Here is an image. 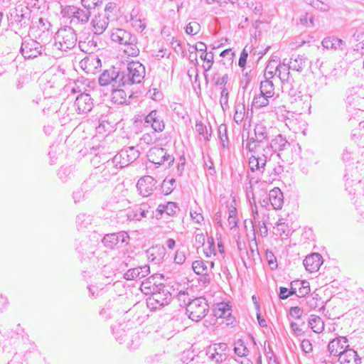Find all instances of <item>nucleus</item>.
I'll use <instances>...</instances> for the list:
<instances>
[{"mask_svg":"<svg viewBox=\"0 0 364 364\" xmlns=\"http://www.w3.org/2000/svg\"><path fill=\"white\" fill-rule=\"evenodd\" d=\"M269 99L264 96H255L252 101V106L257 109L266 107L269 103Z\"/></svg>","mask_w":364,"mask_h":364,"instance_id":"5fc2aeb1","label":"nucleus"},{"mask_svg":"<svg viewBox=\"0 0 364 364\" xmlns=\"http://www.w3.org/2000/svg\"><path fill=\"white\" fill-rule=\"evenodd\" d=\"M36 23H35V25H36L40 31H41L44 35H46V36L49 35L50 38H51L52 33H50V32H49L50 28L51 27L50 23L43 18H38V21H36Z\"/></svg>","mask_w":364,"mask_h":364,"instance_id":"8fccbe9b","label":"nucleus"},{"mask_svg":"<svg viewBox=\"0 0 364 364\" xmlns=\"http://www.w3.org/2000/svg\"><path fill=\"white\" fill-rule=\"evenodd\" d=\"M140 155V152L134 146H129L122 149L112 160H108L107 166L112 165L115 167L123 168L135 161Z\"/></svg>","mask_w":364,"mask_h":364,"instance_id":"39448f33","label":"nucleus"},{"mask_svg":"<svg viewBox=\"0 0 364 364\" xmlns=\"http://www.w3.org/2000/svg\"><path fill=\"white\" fill-rule=\"evenodd\" d=\"M228 345L225 343H214L206 348L205 355L210 360L220 364L228 358Z\"/></svg>","mask_w":364,"mask_h":364,"instance_id":"2eb2a0df","label":"nucleus"},{"mask_svg":"<svg viewBox=\"0 0 364 364\" xmlns=\"http://www.w3.org/2000/svg\"><path fill=\"white\" fill-rule=\"evenodd\" d=\"M156 181L151 176H145L141 178L136 183L139 194L143 197L151 195L156 189Z\"/></svg>","mask_w":364,"mask_h":364,"instance_id":"6ab92c4d","label":"nucleus"},{"mask_svg":"<svg viewBox=\"0 0 364 364\" xmlns=\"http://www.w3.org/2000/svg\"><path fill=\"white\" fill-rule=\"evenodd\" d=\"M257 253L260 258L265 255L267 263L272 270H274L277 268L278 264L277 258L273 252H257Z\"/></svg>","mask_w":364,"mask_h":364,"instance_id":"49530a36","label":"nucleus"},{"mask_svg":"<svg viewBox=\"0 0 364 364\" xmlns=\"http://www.w3.org/2000/svg\"><path fill=\"white\" fill-rule=\"evenodd\" d=\"M55 43L53 46L60 50L68 51L76 46L77 34L75 30L70 26L60 28L54 36Z\"/></svg>","mask_w":364,"mask_h":364,"instance_id":"7ed1b4c3","label":"nucleus"},{"mask_svg":"<svg viewBox=\"0 0 364 364\" xmlns=\"http://www.w3.org/2000/svg\"><path fill=\"white\" fill-rule=\"evenodd\" d=\"M200 58L206 62V65H203V68L205 72L208 71L211 69L214 60V55L212 52H209V53L201 54Z\"/></svg>","mask_w":364,"mask_h":364,"instance_id":"4d7b16f0","label":"nucleus"},{"mask_svg":"<svg viewBox=\"0 0 364 364\" xmlns=\"http://www.w3.org/2000/svg\"><path fill=\"white\" fill-rule=\"evenodd\" d=\"M309 326L312 331L316 333H319L324 329V323L321 317L316 315H311L309 320Z\"/></svg>","mask_w":364,"mask_h":364,"instance_id":"58836bf2","label":"nucleus"},{"mask_svg":"<svg viewBox=\"0 0 364 364\" xmlns=\"http://www.w3.org/2000/svg\"><path fill=\"white\" fill-rule=\"evenodd\" d=\"M147 158L150 162L159 166L167 162L168 167L173 165L175 160L173 156L169 154L166 149L158 146L151 147L149 150Z\"/></svg>","mask_w":364,"mask_h":364,"instance_id":"9b49d317","label":"nucleus"},{"mask_svg":"<svg viewBox=\"0 0 364 364\" xmlns=\"http://www.w3.org/2000/svg\"><path fill=\"white\" fill-rule=\"evenodd\" d=\"M347 343L348 340L345 337L336 338L328 343V350L331 355L339 356L348 348Z\"/></svg>","mask_w":364,"mask_h":364,"instance_id":"4be33fe9","label":"nucleus"},{"mask_svg":"<svg viewBox=\"0 0 364 364\" xmlns=\"http://www.w3.org/2000/svg\"><path fill=\"white\" fill-rule=\"evenodd\" d=\"M194 272L198 275H204L208 272L207 266L202 260H196L192 263Z\"/></svg>","mask_w":364,"mask_h":364,"instance_id":"3c124183","label":"nucleus"},{"mask_svg":"<svg viewBox=\"0 0 364 364\" xmlns=\"http://www.w3.org/2000/svg\"><path fill=\"white\" fill-rule=\"evenodd\" d=\"M109 174L105 173L104 175H102L97 172L92 173L82 183L80 187L89 196L100 183H102L109 179Z\"/></svg>","mask_w":364,"mask_h":364,"instance_id":"dca6fc26","label":"nucleus"},{"mask_svg":"<svg viewBox=\"0 0 364 364\" xmlns=\"http://www.w3.org/2000/svg\"><path fill=\"white\" fill-rule=\"evenodd\" d=\"M274 234L275 235H279L281 237L282 235H285L287 237L284 238L282 237V240H284V243L285 244V247H294L296 246V243H294L293 246H291L290 244V240L288 237V236L291 234V229L288 227L287 225H285V223H282L280 222L277 223L276 227L274 228Z\"/></svg>","mask_w":364,"mask_h":364,"instance_id":"c9c22d12","label":"nucleus"},{"mask_svg":"<svg viewBox=\"0 0 364 364\" xmlns=\"http://www.w3.org/2000/svg\"><path fill=\"white\" fill-rule=\"evenodd\" d=\"M149 208L146 203L136 205L128 211L127 217L129 220H141L143 218L146 217Z\"/></svg>","mask_w":364,"mask_h":364,"instance_id":"2f4dec72","label":"nucleus"},{"mask_svg":"<svg viewBox=\"0 0 364 364\" xmlns=\"http://www.w3.org/2000/svg\"><path fill=\"white\" fill-rule=\"evenodd\" d=\"M93 217L85 213H80L76 217V224L78 230H83L91 225Z\"/></svg>","mask_w":364,"mask_h":364,"instance_id":"79ce46f5","label":"nucleus"},{"mask_svg":"<svg viewBox=\"0 0 364 364\" xmlns=\"http://www.w3.org/2000/svg\"><path fill=\"white\" fill-rule=\"evenodd\" d=\"M165 212L168 215H173L176 213V209H178V206L174 202H168L166 205H165Z\"/></svg>","mask_w":364,"mask_h":364,"instance_id":"774afa93","label":"nucleus"},{"mask_svg":"<svg viewBox=\"0 0 364 364\" xmlns=\"http://www.w3.org/2000/svg\"><path fill=\"white\" fill-rule=\"evenodd\" d=\"M75 110L77 114H87L93 108V100L87 93L77 95L74 102Z\"/></svg>","mask_w":364,"mask_h":364,"instance_id":"f3484780","label":"nucleus"},{"mask_svg":"<svg viewBox=\"0 0 364 364\" xmlns=\"http://www.w3.org/2000/svg\"><path fill=\"white\" fill-rule=\"evenodd\" d=\"M283 90L288 92L289 95L294 100L297 101L298 100L302 101L304 95L301 94V92L298 90V88L295 87L294 83L289 84V87H283Z\"/></svg>","mask_w":364,"mask_h":364,"instance_id":"a18cd8bd","label":"nucleus"},{"mask_svg":"<svg viewBox=\"0 0 364 364\" xmlns=\"http://www.w3.org/2000/svg\"><path fill=\"white\" fill-rule=\"evenodd\" d=\"M91 9H81L75 6H68L65 8L62 13L64 17L70 19V23L73 25L85 24L88 22L90 17Z\"/></svg>","mask_w":364,"mask_h":364,"instance_id":"9d476101","label":"nucleus"},{"mask_svg":"<svg viewBox=\"0 0 364 364\" xmlns=\"http://www.w3.org/2000/svg\"><path fill=\"white\" fill-rule=\"evenodd\" d=\"M220 144L222 149H229V139L228 136V127L225 124H221L218 129Z\"/></svg>","mask_w":364,"mask_h":364,"instance_id":"4c0bfd02","label":"nucleus"},{"mask_svg":"<svg viewBox=\"0 0 364 364\" xmlns=\"http://www.w3.org/2000/svg\"><path fill=\"white\" fill-rule=\"evenodd\" d=\"M72 197L74 203L76 204L85 200L88 197V195L80 187V188L73 191Z\"/></svg>","mask_w":364,"mask_h":364,"instance_id":"6e6d98bb","label":"nucleus"},{"mask_svg":"<svg viewBox=\"0 0 364 364\" xmlns=\"http://www.w3.org/2000/svg\"><path fill=\"white\" fill-rule=\"evenodd\" d=\"M111 39L114 42L124 46V51L129 56L136 57L139 54V48L137 46L138 38L129 31L117 28L112 33Z\"/></svg>","mask_w":364,"mask_h":364,"instance_id":"f257e3e1","label":"nucleus"},{"mask_svg":"<svg viewBox=\"0 0 364 364\" xmlns=\"http://www.w3.org/2000/svg\"><path fill=\"white\" fill-rule=\"evenodd\" d=\"M267 146L269 148V152L271 151L280 152L289 149L290 143L282 134H278L274 138L269 139L266 147Z\"/></svg>","mask_w":364,"mask_h":364,"instance_id":"5701e85b","label":"nucleus"},{"mask_svg":"<svg viewBox=\"0 0 364 364\" xmlns=\"http://www.w3.org/2000/svg\"><path fill=\"white\" fill-rule=\"evenodd\" d=\"M43 46L41 42L31 38L23 39L20 53L26 59L35 58L42 54Z\"/></svg>","mask_w":364,"mask_h":364,"instance_id":"ddd939ff","label":"nucleus"},{"mask_svg":"<svg viewBox=\"0 0 364 364\" xmlns=\"http://www.w3.org/2000/svg\"><path fill=\"white\" fill-rule=\"evenodd\" d=\"M323 262V257L319 253L317 252H312L304 259V265L307 271L310 272H315L319 269Z\"/></svg>","mask_w":364,"mask_h":364,"instance_id":"412c9836","label":"nucleus"},{"mask_svg":"<svg viewBox=\"0 0 364 364\" xmlns=\"http://www.w3.org/2000/svg\"><path fill=\"white\" fill-rule=\"evenodd\" d=\"M205 245V235L203 233L197 234L195 236L194 247L198 250L200 247H203V250H215V241L213 237H209L207 240V247Z\"/></svg>","mask_w":364,"mask_h":364,"instance_id":"473e14b6","label":"nucleus"},{"mask_svg":"<svg viewBox=\"0 0 364 364\" xmlns=\"http://www.w3.org/2000/svg\"><path fill=\"white\" fill-rule=\"evenodd\" d=\"M291 68L284 61L279 63L278 77H279L283 87H289V84L294 83V80L290 73Z\"/></svg>","mask_w":364,"mask_h":364,"instance_id":"a878e982","label":"nucleus"},{"mask_svg":"<svg viewBox=\"0 0 364 364\" xmlns=\"http://www.w3.org/2000/svg\"><path fill=\"white\" fill-rule=\"evenodd\" d=\"M259 91L264 92L265 94L269 95L272 97L274 95V85L271 80L261 81L259 86Z\"/></svg>","mask_w":364,"mask_h":364,"instance_id":"de8ad7c7","label":"nucleus"},{"mask_svg":"<svg viewBox=\"0 0 364 364\" xmlns=\"http://www.w3.org/2000/svg\"><path fill=\"white\" fill-rule=\"evenodd\" d=\"M307 61L308 58L304 55L293 54L287 64L289 65V68L301 73L306 67Z\"/></svg>","mask_w":364,"mask_h":364,"instance_id":"cd10ccee","label":"nucleus"},{"mask_svg":"<svg viewBox=\"0 0 364 364\" xmlns=\"http://www.w3.org/2000/svg\"><path fill=\"white\" fill-rule=\"evenodd\" d=\"M31 11L28 7L16 9L11 14V24L18 29L31 28L36 22L31 20Z\"/></svg>","mask_w":364,"mask_h":364,"instance_id":"6e6552de","label":"nucleus"},{"mask_svg":"<svg viewBox=\"0 0 364 364\" xmlns=\"http://www.w3.org/2000/svg\"><path fill=\"white\" fill-rule=\"evenodd\" d=\"M267 200L274 209H281L284 203L283 193L279 188H274L269 191Z\"/></svg>","mask_w":364,"mask_h":364,"instance_id":"c85d7f7f","label":"nucleus"},{"mask_svg":"<svg viewBox=\"0 0 364 364\" xmlns=\"http://www.w3.org/2000/svg\"><path fill=\"white\" fill-rule=\"evenodd\" d=\"M341 159L345 164H350L354 160V153L349 148H345L341 154Z\"/></svg>","mask_w":364,"mask_h":364,"instance_id":"e2e57ef3","label":"nucleus"},{"mask_svg":"<svg viewBox=\"0 0 364 364\" xmlns=\"http://www.w3.org/2000/svg\"><path fill=\"white\" fill-rule=\"evenodd\" d=\"M200 30V24L196 21L190 22L186 27V33L188 35H196Z\"/></svg>","mask_w":364,"mask_h":364,"instance_id":"052dcab7","label":"nucleus"},{"mask_svg":"<svg viewBox=\"0 0 364 364\" xmlns=\"http://www.w3.org/2000/svg\"><path fill=\"white\" fill-rule=\"evenodd\" d=\"M156 132L154 131L150 133H146L143 134L142 137L141 138V141L147 145L154 144L157 140Z\"/></svg>","mask_w":364,"mask_h":364,"instance_id":"0e129e2a","label":"nucleus"},{"mask_svg":"<svg viewBox=\"0 0 364 364\" xmlns=\"http://www.w3.org/2000/svg\"><path fill=\"white\" fill-rule=\"evenodd\" d=\"M66 90L68 92H70L72 94H82L87 93V89L85 87V85L82 80H76L73 83L66 86Z\"/></svg>","mask_w":364,"mask_h":364,"instance_id":"a19ab883","label":"nucleus"},{"mask_svg":"<svg viewBox=\"0 0 364 364\" xmlns=\"http://www.w3.org/2000/svg\"><path fill=\"white\" fill-rule=\"evenodd\" d=\"M291 292L299 297H304L310 292L309 282L306 280H294L291 282Z\"/></svg>","mask_w":364,"mask_h":364,"instance_id":"bb28decb","label":"nucleus"},{"mask_svg":"<svg viewBox=\"0 0 364 364\" xmlns=\"http://www.w3.org/2000/svg\"><path fill=\"white\" fill-rule=\"evenodd\" d=\"M118 122L119 120L115 118V114L114 113L102 115L99 119V125L97 127V132L99 133L102 132L110 133L114 130V127Z\"/></svg>","mask_w":364,"mask_h":364,"instance_id":"aec40b11","label":"nucleus"},{"mask_svg":"<svg viewBox=\"0 0 364 364\" xmlns=\"http://www.w3.org/2000/svg\"><path fill=\"white\" fill-rule=\"evenodd\" d=\"M230 306L226 303H220L218 304L217 308L215 309V316H218V313H224L226 311L230 314Z\"/></svg>","mask_w":364,"mask_h":364,"instance_id":"338daca9","label":"nucleus"},{"mask_svg":"<svg viewBox=\"0 0 364 364\" xmlns=\"http://www.w3.org/2000/svg\"><path fill=\"white\" fill-rule=\"evenodd\" d=\"M306 2L313 8L321 11H327L330 9L327 4L320 0H306Z\"/></svg>","mask_w":364,"mask_h":364,"instance_id":"864d4df0","label":"nucleus"},{"mask_svg":"<svg viewBox=\"0 0 364 364\" xmlns=\"http://www.w3.org/2000/svg\"><path fill=\"white\" fill-rule=\"evenodd\" d=\"M196 131L202 136L205 141H210L212 136V127L209 126V129L201 121H197L196 123Z\"/></svg>","mask_w":364,"mask_h":364,"instance_id":"37998d69","label":"nucleus"},{"mask_svg":"<svg viewBox=\"0 0 364 364\" xmlns=\"http://www.w3.org/2000/svg\"><path fill=\"white\" fill-rule=\"evenodd\" d=\"M176 183V180L174 178H171L169 180L165 179L161 183V192L164 195L170 194L174 189V184Z\"/></svg>","mask_w":364,"mask_h":364,"instance_id":"603ef678","label":"nucleus"},{"mask_svg":"<svg viewBox=\"0 0 364 364\" xmlns=\"http://www.w3.org/2000/svg\"><path fill=\"white\" fill-rule=\"evenodd\" d=\"M188 318L193 321L202 320L209 311V305L204 297H197L192 299L186 309Z\"/></svg>","mask_w":364,"mask_h":364,"instance_id":"423d86ee","label":"nucleus"},{"mask_svg":"<svg viewBox=\"0 0 364 364\" xmlns=\"http://www.w3.org/2000/svg\"><path fill=\"white\" fill-rule=\"evenodd\" d=\"M245 114V107L243 103L237 102L235 105V113L233 116V120L237 124H240Z\"/></svg>","mask_w":364,"mask_h":364,"instance_id":"c03bdc74","label":"nucleus"},{"mask_svg":"<svg viewBox=\"0 0 364 364\" xmlns=\"http://www.w3.org/2000/svg\"><path fill=\"white\" fill-rule=\"evenodd\" d=\"M135 97L134 93L132 92L127 99L126 92L122 89L114 88L112 92V101L114 104L123 105L130 104L129 100Z\"/></svg>","mask_w":364,"mask_h":364,"instance_id":"f704fd0d","label":"nucleus"},{"mask_svg":"<svg viewBox=\"0 0 364 364\" xmlns=\"http://www.w3.org/2000/svg\"><path fill=\"white\" fill-rule=\"evenodd\" d=\"M145 67L139 61L129 62L126 68L121 69L122 86L139 84L145 77Z\"/></svg>","mask_w":364,"mask_h":364,"instance_id":"f03ea898","label":"nucleus"},{"mask_svg":"<svg viewBox=\"0 0 364 364\" xmlns=\"http://www.w3.org/2000/svg\"><path fill=\"white\" fill-rule=\"evenodd\" d=\"M164 276L162 274H154L144 281H143L141 284V290L143 291L145 294H151L153 291L160 289L161 287H159L157 285H156V279H163Z\"/></svg>","mask_w":364,"mask_h":364,"instance_id":"c756f323","label":"nucleus"},{"mask_svg":"<svg viewBox=\"0 0 364 364\" xmlns=\"http://www.w3.org/2000/svg\"><path fill=\"white\" fill-rule=\"evenodd\" d=\"M279 64L276 60H271L267 65L264 77L267 80H271L275 75H278Z\"/></svg>","mask_w":364,"mask_h":364,"instance_id":"ea45409f","label":"nucleus"},{"mask_svg":"<svg viewBox=\"0 0 364 364\" xmlns=\"http://www.w3.org/2000/svg\"><path fill=\"white\" fill-rule=\"evenodd\" d=\"M255 136L248 138L245 149L249 151H255L264 148L263 144L268 143L270 139V128L262 123L257 124L254 128Z\"/></svg>","mask_w":364,"mask_h":364,"instance_id":"20e7f679","label":"nucleus"},{"mask_svg":"<svg viewBox=\"0 0 364 364\" xmlns=\"http://www.w3.org/2000/svg\"><path fill=\"white\" fill-rule=\"evenodd\" d=\"M263 152H260L259 149L253 151L252 154L249 158L250 169L252 172H259L263 176L266 172V166H269L270 159L268 160V154L269 153V148H262Z\"/></svg>","mask_w":364,"mask_h":364,"instance_id":"0eeeda50","label":"nucleus"},{"mask_svg":"<svg viewBox=\"0 0 364 364\" xmlns=\"http://www.w3.org/2000/svg\"><path fill=\"white\" fill-rule=\"evenodd\" d=\"M220 103L223 110H225L228 107V96L229 93L226 87H220Z\"/></svg>","mask_w":364,"mask_h":364,"instance_id":"680f3d73","label":"nucleus"},{"mask_svg":"<svg viewBox=\"0 0 364 364\" xmlns=\"http://www.w3.org/2000/svg\"><path fill=\"white\" fill-rule=\"evenodd\" d=\"M268 168L263 176V181L265 183H272L277 180L284 172V166L279 163L269 164Z\"/></svg>","mask_w":364,"mask_h":364,"instance_id":"b1692460","label":"nucleus"},{"mask_svg":"<svg viewBox=\"0 0 364 364\" xmlns=\"http://www.w3.org/2000/svg\"><path fill=\"white\" fill-rule=\"evenodd\" d=\"M171 300V294L168 289L161 288L153 291L151 296L147 299V306L151 309H160L165 305L169 304Z\"/></svg>","mask_w":364,"mask_h":364,"instance_id":"f8f14e48","label":"nucleus"},{"mask_svg":"<svg viewBox=\"0 0 364 364\" xmlns=\"http://www.w3.org/2000/svg\"><path fill=\"white\" fill-rule=\"evenodd\" d=\"M144 124L151 126L154 131L161 132L165 129V122L162 116L156 110H151L144 118Z\"/></svg>","mask_w":364,"mask_h":364,"instance_id":"a211bd4d","label":"nucleus"},{"mask_svg":"<svg viewBox=\"0 0 364 364\" xmlns=\"http://www.w3.org/2000/svg\"><path fill=\"white\" fill-rule=\"evenodd\" d=\"M323 48L332 50H344L345 42L336 37L330 36L324 38L321 42Z\"/></svg>","mask_w":364,"mask_h":364,"instance_id":"e433bc0d","label":"nucleus"},{"mask_svg":"<svg viewBox=\"0 0 364 364\" xmlns=\"http://www.w3.org/2000/svg\"><path fill=\"white\" fill-rule=\"evenodd\" d=\"M364 89L363 87H353L349 90L346 101L349 105L355 107L360 105V101L364 99Z\"/></svg>","mask_w":364,"mask_h":364,"instance_id":"72a5a7b5","label":"nucleus"},{"mask_svg":"<svg viewBox=\"0 0 364 364\" xmlns=\"http://www.w3.org/2000/svg\"><path fill=\"white\" fill-rule=\"evenodd\" d=\"M124 278L126 280H134L138 279H140L141 276L138 267L131 268L128 269L124 274Z\"/></svg>","mask_w":364,"mask_h":364,"instance_id":"bf43d9fd","label":"nucleus"},{"mask_svg":"<svg viewBox=\"0 0 364 364\" xmlns=\"http://www.w3.org/2000/svg\"><path fill=\"white\" fill-rule=\"evenodd\" d=\"M129 235L127 232L121 231L117 233H109L104 236L102 242L104 246L110 250L124 249L129 244Z\"/></svg>","mask_w":364,"mask_h":364,"instance_id":"1a4fd4ad","label":"nucleus"},{"mask_svg":"<svg viewBox=\"0 0 364 364\" xmlns=\"http://www.w3.org/2000/svg\"><path fill=\"white\" fill-rule=\"evenodd\" d=\"M341 364H360L361 359L355 350L348 348L338 356Z\"/></svg>","mask_w":364,"mask_h":364,"instance_id":"7c9ffc66","label":"nucleus"},{"mask_svg":"<svg viewBox=\"0 0 364 364\" xmlns=\"http://www.w3.org/2000/svg\"><path fill=\"white\" fill-rule=\"evenodd\" d=\"M73 176V168L70 166L60 167L58 176L63 183L68 181Z\"/></svg>","mask_w":364,"mask_h":364,"instance_id":"09e8293b","label":"nucleus"},{"mask_svg":"<svg viewBox=\"0 0 364 364\" xmlns=\"http://www.w3.org/2000/svg\"><path fill=\"white\" fill-rule=\"evenodd\" d=\"M91 24L93 28V32L96 35L102 34L107 28L109 24V18L106 14H99L92 20Z\"/></svg>","mask_w":364,"mask_h":364,"instance_id":"393cba45","label":"nucleus"},{"mask_svg":"<svg viewBox=\"0 0 364 364\" xmlns=\"http://www.w3.org/2000/svg\"><path fill=\"white\" fill-rule=\"evenodd\" d=\"M121 68L112 67L105 70L99 77V83L101 86L111 85L113 87H119L121 84Z\"/></svg>","mask_w":364,"mask_h":364,"instance_id":"4468645a","label":"nucleus"},{"mask_svg":"<svg viewBox=\"0 0 364 364\" xmlns=\"http://www.w3.org/2000/svg\"><path fill=\"white\" fill-rule=\"evenodd\" d=\"M132 26L137 31H143L146 28V24L142 22L140 17L130 18Z\"/></svg>","mask_w":364,"mask_h":364,"instance_id":"69168bd1","label":"nucleus"},{"mask_svg":"<svg viewBox=\"0 0 364 364\" xmlns=\"http://www.w3.org/2000/svg\"><path fill=\"white\" fill-rule=\"evenodd\" d=\"M177 298L180 303V306H184L186 308L189 305V303L192 301V299L186 291H180L177 294Z\"/></svg>","mask_w":364,"mask_h":364,"instance_id":"13d9d810","label":"nucleus"}]
</instances>
